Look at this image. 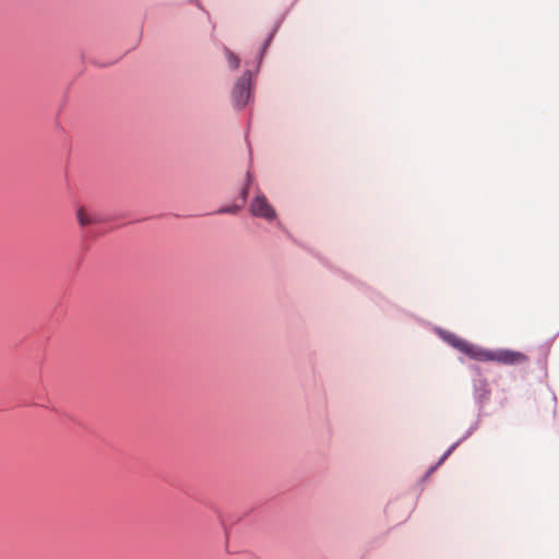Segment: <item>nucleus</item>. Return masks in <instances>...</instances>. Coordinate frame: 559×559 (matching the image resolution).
<instances>
[{
	"instance_id": "1",
	"label": "nucleus",
	"mask_w": 559,
	"mask_h": 559,
	"mask_svg": "<svg viewBox=\"0 0 559 559\" xmlns=\"http://www.w3.org/2000/svg\"><path fill=\"white\" fill-rule=\"evenodd\" d=\"M250 81H251V73H250V71H246L239 78V80L236 82V84L233 88V94H231L233 102L237 108L245 107L246 104L250 99V95H251Z\"/></svg>"
},
{
	"instance_id": "2",
	"label": "nucleus",
	"mask_w": 559,
	"mask_h": 559,
	"mask_svg": "<svg viewBox=\"0 0 559 559\" xmlns=\"http://www.w3.org/2000/svg\"><path fill=\"white\" fill-rule=\"evenodd\" d=\"M250 212L253 216L273 221L276 218V212L269 203L264 194L258 193L250 204Z\"/></svg>"
},
{
	"instance_id": "3",
	"label": "nucleus",
	"mask_w": 559,
	"mask_h": 559,
	"mask_svg": "<svg viewBox=\"0 0 559 559\" xmlns=\"http://www.w3.org/2000/svg\"><path fill=\"white\" fill-rule=\"evenodd\" d=\"M504 365H519L526 361V356L514 350L490 352V360Z\"/></svg>"
},
{
	"instance_id": "4",
	"label": "nucleus",
	"mask_w": 559,
	"mask_h": 559,
	"mask_svg": "<svg viewBox=\"0 0 559 559\" xmlns=\"http://www.w3.org/2000/svg\"><path fill=\"white\" fill-rule=\"evenodd\" d=\"M463 354L468 356L472 359L478 360V361H489L490 360V350L484 349L479 346H476L472 343H467L464 347Z\"/></svg>"
},
{
	"instance_id": "5",
	"label": "nucleus",
	"mask_w": 559,
	"mask_h": 559,
	"mask_svg": "<svg viewBox=\"0 0 559 559\" xmlns=\"http://www.w3.org/2000/svg\"><path fill=\"white\" fill-rule=\"evenodd\" d=\"M78 221L81 226L95 224L97 218L94 214L88 213L84 207H80L76 213Z\"/></svg>"
},
{
	"instance_id": "6",
	"label": "nucleus",
	"mask_w": 559,
	"mask_h": 559,
	"mask_svg": "<svg viewBox=\"0 0 559 559\" xmlns=\"http://www.w3.org/2000/svg\"><path fill=\"white\" fill-rule=\"evenodd\" d=\"M225 55L228 59V62H229V66L233 68V69H238L239 67V58L233 52L230 51L229 49H226L225 50Z\"/></svg>"
},
{
	"instance_id": "7",
	"label": "nucleus",
	"mask_w": 559,
	"mask_h": 559,
	"mask_svg": "<svg viewBox=\"0 0 559 559\" xmlns=\"http://www.w3.org/2000/svg\"><path fill=\"white\" fill-rule=\"evenodd\" d=\"M241 209V205H231V206H226V207H221L219 210H217V214H225V213H228V214H235L237 213L239 210Z\"/></svg>"
},
{
	"instance_id": "8",
	"label": "nucleus",
	"mask_w": 559,
	"mask_h": 559,
	"mask_svg": "<svg viewBox=\"0 0 559 559\" xmlns=\"http://www.w3.org/2000/svg\"><path fill=\"white\" fill-rule=\"evenodd\" d=\"M251 181H252V177H251L250 174H248L247 175V183L245 185V187L241 190V199H242L243 202L247 199L248 190H249V186L251 185Z\"/></svg>"
},
{
	"instance_id": "9",
	"label": "nucleus",
	"mask_w": 559,
	"mask_h": 559,
	"mask_svg": "<svg viewBox=\"0 0 559 559\" xmlns=\"http://www.w3.org/2000/svg\"><path fill=\"white\" fill-rule=\"evenodd\" d=\"M460 337L456 336L455 334H452V333H448L447 335H444V340L451 345V346H454L455 342L459 340Z\"/></svg>"
},
{
	"instance_id": "10",
	"label": "nucleus",
	"mask_w": 559,
	"mask_h": 559,
	"mask_svg": "<svg viewBox=\"0 0 559 559\" xmlns=\"http://www.w3.org/2000/svg\"><path fill=\"white\" fill-rule=\"evenodd\" d=\"M468 342L463 340V338H459L455 344H454V348H456L457 350H460L461 353L463 352L464 347L466 346Z\"/></svg>"
}]
</instances>
